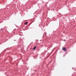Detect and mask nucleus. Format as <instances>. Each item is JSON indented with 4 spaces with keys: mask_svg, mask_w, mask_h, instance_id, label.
<instances>
[{
    "mask_svg": "<svg viewBox=\"0 0 76 76\" xmlns=\"http://www.w3.org/2000/svg\"><path fill=\"white\" fill-rule=\"evenodd\" d=\"M62 50L65 51H66V48H63Z\"/></svg>",
    "mask_w": 76,
    "mask_h": 76,
    "instance_id": "nucleus-1",
    "label": "nucleus"
},
{
    "mask_svg": "<svg viewBox=\"0 0 76 76\" xmlns=\"http://www.w3.org/2000/svg\"><path fill=\"white\" fill-rule=\"evenodd\" d=\"M28 23V22L27 21V22H26V23H25V25H27V24L26 23Z\"/></svg>",
    "mask_w": 76,
    "mask_h": 76,
    "instance_id": "nucleus-2",
    "label": "nucleus"
},
{
    "mask_svg": "<svg viewBox=\"0 0 76 76\" xmlns=\"http://www.w3.org/2000/svg\"><path fill=\"white\" fill-rule=\"evenodd\" d=\"M36 46H35V47L33 48V50H35V48H36Z\"/></svg>",
    "mask_w": 76,
    "mask_h": 76,
    "instance_id": "nucleus-3",
    "label": "nucleus"
},
{
    "mask_svg": "<svg viewBox=\"0 0 76 76\" xmlns=\"http://www.w3.org/2000/svg\"><path fill=\"white\" fill-rule=\"evenodd\" d=\"M2 30H3V29H1V31H2Z\"/></svg>",
    "mask_w": 76,
    "mask_h": 76,
    "instance_id": "nucleus-4",
    "label": "nucleus"
},
{
    "mask_svg": "<svg viewBox=\"0 0 76 76\" xmlns=\"http://www.w3.org/2000/svg\"><path fill=\"white\" fill-rule=\"evenodd\" d=\"M64 41H66V40H64Z\"/></svg>",
    "mask_w": 76,
    "mask_h": 76,
    "instance_id": "nucleus-5",
    "label": "nucleus"
}]
</instances>
